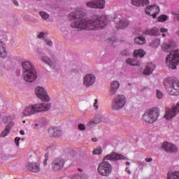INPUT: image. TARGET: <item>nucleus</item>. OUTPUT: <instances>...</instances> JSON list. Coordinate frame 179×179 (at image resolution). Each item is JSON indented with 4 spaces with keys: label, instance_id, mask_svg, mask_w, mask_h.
Wrapping results in <instances>:
<instances>
[{
    "label": "nucleus",
    "instance_id": "obj_38",
    "mask_svg": "<svg viewBox=\"0 0 179 179\" xmlns=\"http://www.w3.org/2000/svg\"><path fill=\"white\" fill-rule=\"evenodd\" d=\"M10 120H12L10 116H6V117H3V119H2L3 122L4 124H7L9 121H10Z\"/></svg>",
    "mask_w": 179,
    "mask_h": 179
},
{
    "label": "nucleus",
    "instance_id": "obj_3",
    "mask_svg": "<svg viewBox=\"0 0 179 179\" xmlns=\"http://www.w3.org/2000/svg\"><path fill=\"white\" fill-rule=\"evenodd\" d=\"M50 109V103H41L34 105H29L25 107L22 111L23 117H29L36 113L48 111Z\"/></svg>",
    "mask_w": 179,
    "mask_h": 179
},
{
    "label": "nucleus",
    "instance_id": "obj_8",
    "mask_svg": "<svg viewBox=\"0 0 179 179\" xmlns=\"http://www.w3.org/2000/svg\"><path fill=\"white\" fill-rule=\"evenodd\" d=\"M112 173V166L108 162H103L98 165V173L102 176H109Z\"/></svg>",
    "mask_w": 179,
    "mask_h": 179
},
{
    "label": "nucleus",
    "instance_id": "obj_35",
    "mask_svg": "<svg viewBox=\"0 0 179 179\" xmlns=\"http://www.w3.org/2000/svg\"><path fill=\"white\" fill-rule=\"evenodd\" d=\"M157 97L158 99H162L164 97V94L162 91L157 90Z\"/></svg>",
    "mask_w": 179,
    "mask_h": 179
},
{
    "label": "nucleus",
    "instance_id": "obj_33",
    "mask_svg": "<svg viewBox=\"0 0 179 179\" xmlns=\"http://www.w3.org/2000/svg\"><path fill=\"white\" fill-rule=\"evenodd\" d=\"M93 121L95 122L96 124L101 123L102 122V117L101 115H96L94 119H92Z\"/></svg>",
    "mask_w": 179,
    "mask_h": 179
},
{
    "label": "nucleus",
    "instance_id": "obj_23",
    "mask_svg": "<svg viewBox=\"0 0 179 179\" xmlns=\"http://www.w3.org/2000/svg\"><path fill=\"white\" fill-rule=\"evenodd\" d=\"M155 69L156 65L152 63H148L146 65L145 69L143 70V74L145 76H150Z\"/></svg>",
    "mask_w": 179,
    "mask_h": 179
},
{
    "label": "nucleus",
    "instance_id": "obj_10",
    "mask_svg": "<svg viewBox=\"0 0 179 179\" xmlns=\"http://www.w3.org/2000/svg\"><path fill=\"white\" fill-rule=\"evenodd\" d=\"M65 165V160L62 157L55 158L51 164V169L53 171H59L62 170Z\"/></svg>",
    "mask_w": 179,
    "mask_h": 179
},
{
    "label": "nucleus",
    "instance_id": "obj_36",
    "mask_svg": "<svg viewBox=\"0 0 179 179\" xmlns=\"http://www.w3.org/2000/svg\"><path fill=\"white\" fill-rule=\"evenodd\" d=\"M40 15L43 20H46L49 17V15L45 12H40Z\"/></svg>",
    "mask_w": 179,
    "mask_h": 179
},
{
    "label": "nucleus",
    "instance_id": "obj_20",
    "mask_svg": "<svg viewBox=\"0 0 179 179\" xmlns=\"http://www.w3.org/2000/svg\"><path fill=\"white\" fill-rule=\"evenodd\" d=\"M26 167L31 172L38 173L41 171V166L38 163L29 162L27 163Z\"/></svg>",
    "mask_w": 179,
    "mask_h": 179
},
{
    "label": "nucleus",
    "instance_id": "obj_46",
    "mask_svg": "<svg viewBox=\"0 0 179 179\" xmlns=\"http://www.w3.org/2000/svg\"><path fill=\"white\" fill-rule=\"evenodd\" d=\"M44 41L48 45L52 46V42L50 39L45 38Z\"/></svg>",
    "mask_w": 179,
    "mask_h": 179
},
{
    "label": "nucleus",
    "instance_id": "obj_49",
    "mask_svg": "<svg viewBox=\"0 0 179 179\" xmlns=\"http://www.w3.org/2000/svg\"><path fill=\"white\" fill-rule=\"evenodd\" d=\"M172 14L176 16V17L174 18V20L179 21V14L176 13V12H173Z\"/></svg>",
    "mask_w": 179,
    "mask_h": 179
},
{
    "label": "nucleus",
    "instance_id": "obj_59",
    "mask_svg": "<svg viewBox=\"0 0 179 179\" xmlns=\"http://www.w3.org/2000/svg\"><path fill=\"white\" fill-rule=\"evenodd\" d=\"M52 147V145H49V147H48V149H50Z\"/></svg>",
    "mask_w": 179,
    "mask_h": 179
},
{
    "label": "nucleus",
    "instance_id": "obj_56",
    "mask_svg": "<svg viewBox=\"0 0 179 179\" xmlns=\"http://www.w3.org/2000/svg\"><path fill=\"white\" fill-rule=\"evenodd\" d=\"M126 165L128 166H130V163H129V162H126Z\"/></svg>",
    "mask_w": 179,
    "mask_h": 179
},
{
    "label": "nucleus",
    "instance_id": "obj_27",
    "mask_svg": "<svg viewBox=\"0 0 179 179\" xmlns=\"http://www.w3.org/2000/svg\"><path fill=\"white\" fill-rule=\"evenodd\" d=\"M126 63H127L129 65H131L132 66H140L141 65V63L133 59H127L126 60Z\"/></svg>",
    "mask_w": 179,
    "mask_h": 179
},
{
    "label": "nucleus",
    "instance_id": "obj_42",
    "mask_svg": "<svg viewBox=\"0 0 179 179\" xmlns=\"http://www.w3.org/2000/svg\"><path fill=\"white\" fill-rule=\"evenodd\" d=\"M48 155L45 154V159L43 161V166H46L48 165Z\"/></svg>",
    "mask_w": 179,
    "mask_h": 179
},
{
    "label": "nucleus",
    "instance_id": "obj_51",
    "mask_svg": "<svg viewBox=\"0 0 179 179\" xmlns=\"http://www.w3.org/2000/svg\"><path fill=\"white\" fill-rule=\"evenodd\" d=\"M125 171H126L128 174H129V175L131 174V171L129 170V169L128 167H127V168L125 169Z\"/></svg>",
    "mask_w": 179,
    "mask_h": 179
},
{
    "label": "nucleus",
    "instance_id": "obj_44",
    "mask_svg": "<svg viewBox=\"0 0 179 179\" xmlns=\"http://www.w3.org/2000/svg\"><path fill=\"white\" fill-rule=\"evenodd\" d=\"M98 102H99L98 99H95V100L94 101V108H95V110H98V108H99V106L97 105Z\"/></svg>",
    "mask_w": 179,
    "mask_h": 179
},
{
    "label": "nucleus",
    "instance_id": "obj_60",
    "mask_svg": "<svg viewBox=\"0 0 179 179\" xmlns=\"http://www.w3.org/2000/svg\"><path fill=\"white\" fill-rule=\"evenodd\" d=\"M36 1H45V0H35Z\"/></svg>",
    "mask_w": 179,
    "mask_h": 179
},
{
    "label": "nucleus",
    "instance_id": "obj_21",
    "mask_svg": "<svg viewBox=\"0 0 179 179\" xmlns=\"http://www.w3.org/2000/svg\"><path fill=\"white\" fill-rule=\"evenodd\" d=\"M13 126H15V123L13 121L9 122L5 129L1 131L0 137L6 138L10 133V129H12Z\"/></svg>",
    "mask_w": 179,
    "mask_h": 179
},
{
    "label": "nucleus",
    "instance_id": "obj_45",
    "mask_svg": "<svg viewBox=\"0 0 179 179\" xmlns=\"http://www.w3.org/2000/svg\"><path fill=\"white\" fill-rule=\"evenodd\" d=\"M19 141H20V137H15V143L17 147L20 145Z\"/></svg>",
    "mask_w": 179,
    "mask_h": 179
},
{
    "label": "nucleus",
    "instance_id": "obj_12",
    "mask_svg": "<svg viewBox=\"0 0 179 179\" xmlns=\"http://www.w3.org/2000/svg\"><path fill=\"white\" fill-rule=\"evenodd\" d=\"M145 13L150 16H152V18H156L157 14L160 12V8L157 5L148 6L146 7Z\"/></svg>",
    "mask_w": 179,
    "mask_h": 179
},
{
    "label": "nucleus",
    "instance_id": "obj_50",
    "mask_svg": "<svg viewBox=\"0 0 179 179\" xmlns=\"http://www.w3.org/2000/svg\"><path fill=\"white\" fill-rule=\"evenodd\" d=\"M145 161L146 162H151L153 161V159H152V158H145Z\"/></svg>",
    "mask_w": 179,
    "mask_h": 179
},
{
    "label": "nucleus",
    "instance_id": "obj_57",
    "mask_svg": "<svg viewBox=\"0 0 179 179\" xmlns=\"http://www.w3.org/2000/svg\"><path fill=\"white\" fill-rule=\"evenodd\" d=\"M34 126H35L36 127H37L38 126V123H36V124H34Z\"/></svg>",
    "mask_w": 179,
    "mask_h": 179
},
{
    "label": "nucleus",
    "instance_id": "obj_55",
    "mask_svg": "<svg viewBox=\"0 0 179 179\" xmlns=\"http://www.w3.org/2000/svg\"><path fill=\"white\" fill-rule=\"evenodd\" d=\"M92 141H93V142H97V141H98V139H97V138H92Z\"/></svg>",
    "mask_w": 179,
    "mask_h": 179
},
{
    "label": "nucleus",
    "instance_id": "obj_18",
    "mask_svg": "<svg viewBox=\"0 0 179 179\" xmlns=\"http://www.w3.org/2000/svg\"><path fill=\"white\" fill-rule=\"evenodd\" d=\"M62 135V131L61 129L57 128V127H50L48 129V136L50 138H56V137H60Z\"/></svg>",
    "mask_w": 179,
    "mask_h": 179
},
{
    "label": "nucleus",
    "instance_id": "obj_4",
    "mask_svg": "<svg viewBox=\"0 0 179 179\" xmlns=\"http://www.w3.org/2000/svg\"><path fill=\"white\" fill-rule=\"evenodd\" d=\"M24 80L27 83H34L37 77V73L34 65L29 61L22 64Z\"/></svg>",
    "mask_w": 179,
    "mask_h": 179
},
{
    "label": "nucleus",
    "instance_id": "obj_16",
    "mask_svg": "<svg viewBox=\"0 0 179 179\" xmlns=\"http://www.w3.org/2000/svg\"><path fill=\"white\" fill-rule=\"evenodd\" d=\"M120 84L118 81H116V80L112 81L110 83V91L108 92V95L110 96H115L117 94L120 88Z\"/></svg>",
    "mask_w": 179,
    "mask_h": 179
},
{
    "label": "nucleus",
    "instance_id": "obj_43",
    "mask_svg": "<svg viewBox=\"0 0 179 179\" xmlns=\"http://www.w3.org/2000/svg\"><path fill=\"white\" fill-rule=\"evenodd\" d=\"M78 129L80 131H85L86 129L85 125L84 124H79Z\"/></svg>",
    "mask_w": 179,
    "mask_h": 179
},
{
    "label": "nucleus",
    "instance_id": "obj_17",
    "mask_svg": "<svg viewBox=\"0 0 179 179\" xmlns=\"http://www.w3.org/2000/svg\"><path fill=\"white\" fill-rule=\"evenodd\" d=\"M120 159H128V158L124 157L123 155H117L116 153H111L103 157V160H110V161H117Z\"/></svg>",
    "mask_w": 179,
    "mask_h": 179
},
{
    "label": "nucleus",
    "instance_id": "obj_54",
    "mask_svg": "<svg viewBox=\"0 0 179 179\" xmlns=\"http://www.w3.org/2000/svg\"><path fill=\"white\" fill-rule=\"evenodd\" d=\"M20 134L21 135L24 136V131L23 130H20Z\"/></svg>",
    "mask_w": 179,
    "mask_h": 179
},
{
    "label": "nucleus",
    "instance_id": "obj_5",
    "mask_svg": "<svg viewBox=\"0 0 179 179\" xmlns=\"http://www.w3.org/2000/svg\"><path fill=\"white\" fill-rule=\"evenodd\" d=\"M165 89L171 96H178L179 94V81L176 78L171 77L167 78L164 82Z\"/></svg>",
    "mask_w": 179,
    "mask_h": 179
},
{
    "label": "nucleus",
    "instance_id": "obj_31",
    "mask_svg": "<svg viewBox=\"0 0 179 179\" xmlns=\"http://www.w3.org/2000/svg\"><path fill=\"white\" fill-rule=\"evenodd\" d=\"M92 154L96 155H100L102 154V148L101 147H96L94 151H92Z\"/></svg>",
    "mask_w": 179,
    "mask_h": 179
},
{
    "label": "nucleus",
    "instance_id": "obj_14",
    "mask_svg": "<svg viewBox=\"0 0 179 179\" xmlns=\"http://www.w3.org/2000/svg\"><path fill=\"white\" fill-rule=\"evenodd\" d=\"M162 148L165 152L168 153H175L178 151V148H177L174 144H171V143H167V141L163 143Z\"/></svg>",
    "mask_w": 179,
    "mask_h": 179
},
{
    "label": "nucleus",
    "instance_id": "obj_22",
    "mask_svg": "<svg viewBox=\"0 0 179 179\" xmlns=\"http://www.w3.org/2000/svg\"><path fill=\"white\" fill-rule=\"evenodd\" d=\"M176 115H177V113L173 108H166L164 117L167 120H171Z\"/></svg>",
    "mask_w": 179,
    "mask_h": 179
},
{
    "label": "nucleus",
    "instance_id": "obj_1",
    "mask_svg": "<svg viewBox=\"0 0 179 179\" xmlns=\"http://www.w3.org/2000/svg\"><path fill=\"white\" fill-rule=\"evenodd\" d=\"M71 22V27L73 29L81 30H97L103 29L106 26V18L95 16L90 20L85 18V14L82 11H76L69 14Z\"/></svg>",
    "mask_w": 179,
    "mask_h": 179
},
{
    "label": "nucleus",
    "instance_id": "obj_28",
    "mask_svg": "<svg viewBox=\"0 0 179 179\" xmlns=\"http://www.w3.org/2000/svg\"><path fill=\"white\" fill-rule=\"evenodd\" d=\"M160 45H161V40L159 38L152 41V42H150V45L154 48H157L159 47Z\"/></svg>",
    "mask_w": 179,
    "mask_h": 179
},
{
    "label": "nucleus",
    "instance_id": "obj_30",
    "mask_svg": "<svg viewBox=\"0 0 179 179\" xmlns=\"http://www.w3.org/2000/svg\"><path fill=\"white\" fill-rule=\"evenodd\" d=\"M134 41L136 43L142 45L146 43V40L145 37L140 36L134 38Z\"/></svg>",
    "mask_w": 179,
    "mask_h": 179
},
{
    "label": "nucleus",
    "instance_id": "obj_32",
    "mask_svg": "<svg viewBox=\"0 0 179 179\" xmlns=\"http://www.w3.org/2000/svg\"><path fill=\"white\" fill-rule=\"evenodd\" d=\"M97 125V124L96 123V122L94 120H91L89 122V123L87 124V127L90 128V129H92L94 127H95Z\"/></svg>",
    "mask_w": 179,
    "mask_h": 179
},
{
    "label": "nucleus",
    "instance_id": "obj_15",
    "mask_svg": "<svg viewBox=\"0 0 179 179\" xmlns=\"http://www.w3.org/2000/svg\"><path fill=\"white\" fill-rule=\"evenodd\" d=\"M96 81V76L93 74H87L85 76L83 84L86 87L92 86Z\"/></svg>",
    "mask_w": 179,
    "mask_h": 179
},
{
    "label": "nucleus",
    "instance_id": "obj_52",
    "mask_svg": "<svg viewBox=\"0 0 179 179\" xmlns=\"http://www.w3.org/2000/svg\"><path fill=\"white\" fill-rule=\"evenodd\" d=\"M167 179H171V172L168 173Z\"/></svg>",
    "mask_w": 179,
    "mask_h": 179
},
{
    "label": "nucleus",
    "instance_id": "obj_53",
    "mask_svg": "<svg viewBox=\"0 0 179 179\" xmlns=\"http://www.w3.org/2000/svg\"><path fill=\"white\" fill-rule=\"evenodd\" d=\"M13 3L15 4V6H19V3H17V1L16 0H13Z\"/></svg>",
    "mask_w": 179,
    "mask_h": 179
},
{
    "label": "nucleus",
    "instance_id": "obj_62",
    "mask_svg": "<svg viewBox=\"0 0 179 179\" xmlns=\"http://www.w3.org/2000/svg\"><path fill=\"white\" fill-rule=\"evenodd\" d=\"M23 123H26V121H25V120H24V121H23Z\"/></svg>",
    "mask_w": 179,
    "mask_h": 179
},
{
    "label": "nucleus",
    "instance_id": "obj_37",
    "mask_svg": "<svg viewBox=\"0 0 179 179\" xmlns=\"http://www.w3.org/2000/svg\"><path fill=\"white\" fill-rule=\"evenodd\" d=\"M171 179H179V172H171Z\"/></svg>",
    "mask_w": 179,
    "mask_h": 179
},
{
    "label": "nucleus",
    "instance_id": "obj_47",
    "mask_svg": "<svg viewBox=\"0 0 179 179\" xmlns=\"http://www.w3.org/2000/svg\"><path fill=\"white\" fill-rule=\"evenodd\" d=\"M45 34L43 32H41L39 35L38 36V38H43L44 40L46 39L45 37Z\"/></svg>",
    "mask_w": 179,
    "mask_h": 179
},
{
    "label": "nucleus",
    "instance_id": "obj_41",
    "mask_svg": "<svg viewBox=\"0 0 179 179\" xmlns=\"http://www.w3.org/2000/svg\"><path fill=\"white\" fill-rule=\"evenodd\" d=\"M11 22H13V24L14 25H16L17 24H19V20H17V17H13L11 18Z\"/></svg>",
    "mask_w": 179,
    "mask_h": 179
},
{
    "label": "nucleus",
    "instance_id": "obj_19",
    "mask_svg": "<svg viewBox=\"0 0 179 179\" xmlns=\"http://www.w3.org/2000/svg\"><path fill=\"white\" fill-rule=\"evenodd\" d=\"M114 22L116 24L115 27L117 29H125L129 24L127 20H122L120 18H115Z\"/></svg>",
    "mask_w": 179,
    "mask_h": 179
},
{
    "label": "nucleus",
    "instance_id": "obj_24",
    "mask_svg": "<svg viewBox=\"0 0 179 179\" xmlns=\"http://www.w3.org/2000/svg\"><path fill=\"white\" fill-rule=\"evenodd\" d=\"M8 57V51L5 42L0 41V57L6 58Z\"/></svg>",
    "mask_w": 179,
    "mask_h": 179
},
{
    "label": "nucleus",
    "instance_id": "obj_9",
    "mask_svg": "<svg viewBox=\"0 0 179 179\" xmlns=\"http://www.w3.org/2000/svg\"><path fill=\"white\" fill-rule=\"evenodd\" d=\"M169 32V29L166 28H162L160 30L155 27L152 29H148L145 31L144 34L150 36H159L161 35V33H162V36L166 37V34Z\"/></svg>",
    "mask_w": 179,
    "mask_h": 179
},
{
    "label": "nucleus",
    "instance_id": "obj_39",
    "mask_svg": "<svg viewBox=\"0 0 179 179\" xmlns=\"http://www.w3.org/2000/svg\"><path fill=\"white\" fill-rule=\"evenodd\" d=\"M120 54L122 56H129L131 55V52L128 50H124L122 51Z\"/></svg>",
    "mask_w": 179,
    "mask_h": 179
},
{
    "label": "nucleus",
    "instance_id": "obj_2",
    "mask_svg": "<svg viewBox=\"0 0 179 179\" xmlns=\"http://www.w3.org/2000/svg\"><path fill=\"white\" fill-rule=\"evenodd\" d=\"M176 47H177V44L173 41H169L162 45V50L164 52H171L166 58V64L171 69H177V65L179 63V50L172 51Z\"/></svg>",
    "mask_w": 179,
    "mask_h": 179
},
{
    "label": "nucleus",
    "instance_id": "obj_25",
    "mask_svg": "<svg viewBox=\"0 0 179 179\" xmlns=\"http://www.w3.org/2000/svg\"><path fill=\"white\" fill-rule=\"evenodd\" d=\"M131 3L135 6L141 7L148 5L150 1L148 0H131Z\"/></svg>",
    "mask_w": 179,
    "mask_h": 179
},
{
    "label": "nucleus",
    "instance_id": "obj_61",
    "mask_svg": "<svg viewBox=\"0 0 179 179\" xmlns=\"http://www.w3.org/2000/svg\"><path fill=\"white\" fill-rule=\"evenodd\" d=\"M177 35L179 36V31L177 32Z\"/></svg>",
    "mask_w": 179,
    "mask_h": 179
},
{
    "label": "nucleus",
    "instance_id": "obj_48",
    "mask_svg": "<svg viewBox=\"0 0 179 179\" xmlns=\"http://www.w3.org/2000/svg\"><path fill=\"white\" fill-rule=\"evenodd\" d=\"M74 178H76V179H87V177L85 175L82 176H76Z\"/></svg>",
    "mask_w": 179,
    "mask_h": 179
},
{
    "label": "nucleus",
    "instance_id": "obj_6",
    "mask_svg": "<svg viewBox=\"0 0 179 179\" xmlns=\"http://www.w3.org/2000/svg\"><path fill=\"white\" fill-rule=\"evenodd\" d=\"M127 103V97L122 94H115L113 97L111 108L114 110L122 109Z\"/></svg>",
    "mask_w": 179,
    "mask_h": 179
},
{
    "label": "nucleus",
    "instance_id": "obj_29",
    "mask_svg": "<svg viewBox=\"0 0 179 179\" xmlns=\"http://www.w3.org/2000/svg\"><path fill=\"white\" fill-rule=\"evenodd\" d=\"M145 55V52L144 50H135L134 52V57H143Z\"/></svg>",
    "mask_w": 179,
    "mask_h": 179
},
{
    "label": "nucleus",
    "instance_id": "obj_34",
    "mask_svg": "<svg viewBox=\"0 0 179 179\" xmlns=\"http://www.w3.org/2000/svg\"><path fill=\"white\" fill-rule=\"evenodd\" d=\"M167 20V15H163L158 17V21L160 22H164Z\"/></svg>",
    "mask_w": 179,
    "mask_h": 179
},
{
    "label": "nucleus",
    "instance_id": "obj_13",
    "mask_svg": "<svg viewBox=\"0 0 179 179\" xmlns=\"http://www.w3.org/2000/svg\"><path fill=\"white\" fill-rule=\"evenodd\" d=\"M105 3L104 0H94L87 2V6L91 8L103 9L105 8Z\"/></svg>",
    "mask_w": 179,
    "mask_h": 179
},
{
    "label": "nucleus",
    "instance_id": "obj_58",
    "mask_svg": "<svg viewBox=\"0 0 179 179\" xmlns=\"http://www.w3.org/2000/svg\"><path fill=\"white\" fill-rule=\"evenodd\" d=\"M78 171H79L80 172H82V171H83V170H82L81 169H78Z\"/></svg>",
    "mask_w": 179,
    "mask_h": 179
},
{
    "label": "nucleus",
    "instance_id": "obj_40",
    "mask_svg": "<svg viewBox=\"0 0 179 179\" xmlns=\"http://www.w3.org/2000/svg\"><path fill=\"white\" fill-rule=\"evenodd\" d=\"M172 109L175 111V113H176V114L179 113V101L175 106L172 107Z\"/></svg>",
    "mask_w": 179,
    "mask_h": 179
},
{
    "label": "nucleus",
    "instance_id": "obj_26",
    "mask_svg": "<svg viewBox=\"0 0 179 179\" xmlns=\"http://www.w3.org/2000/svg\"><path fill=\"white\" fill-rule=\"evenodd\" d=\"M41 59L43 62H44L47 65H49V66H50L51 68H55L56 66V62L52 61L49 57L46 56H42Z\"/></svg>",
    "mask_w": 179,
    "mask_h": 179
},
{
    "label": "nucleus",
    "instance_id": "obj_63",
    "mask_svg": "<svg viewBox=\"0 0 179 179\" xmlns=\"http://www.w3.org/2000/svg\"><path fill=\"white\" fill-rule=\"evenodd\" d=\"M116 179H118V178H116Z\"/></svg>",
    "mask_w": 179,
    "mask_h": 179
},
{
    "label": "nucleus",
    "instance_id": "obj_11",
    "mask_svg": "<svg viewBox=\"0 0 179 179\" xmlns=\"http://www.w3.org/2000/svg\"><path fill=\"white\" fill-rule=\"evenodd\" d=\"M36 95L43 101H49L50 98L48 95L45 88L42 87H36Z\"/></svg>",
    "mask_w": 179,
    "mask_h": 179
},
{
    "label": "nucleus",
    "instance_id": "obj_7",
    "mask_svg": "<svg viewBox=\"0 0 179 179\" xmlns=\"http://www.w3.org/2000/svg\"><path fill=\"white\" fill-rule=\"evenodd\" d=\"M159 113V110L158 108H154L143 114V120L146 123L153 124L158 120Z\"/></svg>",
    "mask_w": 179,
    "mask_h": 179
}]
</instances>
